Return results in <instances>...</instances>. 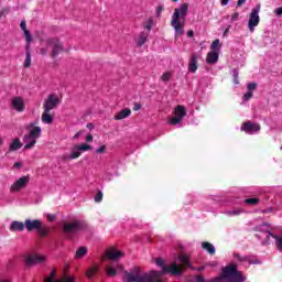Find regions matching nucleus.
Instances as JSON below:
<instances>
[{"instance_id":"obj_1","label":"nucleus","mask_w":282,"mask_h":282,"mask_svg":"<svg viewBox=\"0 0 282 282\" xmlns=\"http://www.w3.org/2000/svg\"><path fill=\"white\" fill-rule=\"evenodd\" d=\"M50 50H52L51 57L53 58H56L59 54H63V52H67V50L63 47L61 40H58L57 37L41 40L39 54H41V56H47L50 54Z\"/></svg>"},{"instance_id":"obj_2","label":"nucleus","mask_w":282,"mask_h":282,"mask_svg":"<svg viewBox=\"0 0 282 282\" xmlns=\"http://www.w3.org/2000/svg\"><path fill=\"white\" fill-rule=\"evenodd\" d=\"M123 281L126 282H162L158 271H150L142 273L140 268H134L129 272H124Z\"/></svg>"},{"instance_id":"obj_3","label":"nucleus","mask_w":282,"mask_h":282,"mask_svg":"<svg viewBox=\"0 0 282 282\" xmlns=\"http://www.w3.org/2000/svg\"><path fill=\"white\" fill-rule=\"evenodd\" d=\"M186 17H188V3H183L178 8L174 9V13L172 14L171 19V25L175 31V36H182V34H184Z\"/></svg>"},{"instance_id":"obj_4","label":"nucleus","mask_w":282,"mask_h":282,"mask_svg":"<svg viewBox=\"0 0 282 282\" xmlns=\"http://www.w3.org/2000/svg\"><path fill=\"white\" fill-rule=\"evenodd\" d=\"M246 281V275L241 273V271L237 270L236 263H230L226 265L220 276L216 280V282H243Z\"/></svg>"},{"instance_id":"obj_5","label":"nucleus","mask_w":282,"mask_h":282,"mask_svg":"<svg viewBox=\"0 0 282 282\" xmlns=\"http://www.w3.org/2000/svg\"><path fill=\"white\" fill-rule=\"evenodd\" d=\"M29 133L23 137L24 150L30 151V149H34L36 147V141L41 138V133L43 129L41 127L30 123L28 126Z\"/></svg>"},{"instance_id":"obj_6","label":"nucleus","mask_w":282,"mask_h":282,"mask_svg":"<svg viewBox=\"0 0 282 282\" xmlns=\"http://www.w3.org/2000/svg\"><path fill=\"white\" fill-rule=\"evenodd\" d=\"M155 263L159 268H162V272H159L160 281H162V274H169V272L170 274H182V265L177 264V262H173L171 265L166 267L164 265V260L158 258Z\"/></svg>"},{"instance_id":"obj_7","label":"nucleus","mask_w":282,"mask_h":282,"mask_svg":"<svg viewBox=\"0 0 282 282\" xmlns=\"http://www.w3.org/2000/svg\"><path fill=\"white\" fill-rule=\"evenodd\" d=\"M220 53L221 43L219 39H216L210 45V52L207 53L206 63H208V65H215L219 61Z\"/></svg>"},{"instance_id":"obj_8","label":"nucleus","mask_w":282,"mask_h":282,"mask_svg":"<svg viewBox=\"0 0 282 282\" xmlns=\"http://www.w3.org/2000/svg\"><path fill=\"white\" fill-rule=\"evenodd\" d=\"M259 12H261V3H258L249 13L248 30L251 32V34L254 32V30H257L259 23H261Z\"/></svg>"},{"instance_id":"obj_9","label":"nucleus","mask_w":282,"mask_h":282,"mask_svg":"<svg viewBox=\"0 0 282 282\" xmlns=\"http://www.w3.org/2000/svg\"><path fill=\"white\" fill-rule=\"evenodd\" d=\"M91 151V145L87 143L76 144L72 148L69 154L64 155V160H78L80 155H83V152Z\"/></svg>"},{"instance_id":"obj_10","label":"nucleus","mask_w":282,"mask_h":282,"mask_svg":"<svg viewBox=\"0 0 282 282\" xmlns=\"http://www.w3.org/2000/svg\"><path fill=\"white\" fill-rule=\"evenodd\" d=\"M28 184H30V175L21 176L10 185L9 191L10 193H21L28 188Z\"/></svg>"},{"instance_id":"obj_11","label":"nucleus","mask_w":282,"mask_h":282,"mask_svg":"<svg viewBox=\"0 0 282 282\" xmlns=\"http://www.w3.org/2000/svg\"><path fill=\"white\" fill-rule=\"evenodd\" d=\"M256 230L257 232H261V235H257V237H259V239H262V243L264 246L270 245V238L273 239L274 235H272L269 225H260L256 228Z\"/></svg>"},{"instance_id":"obj_12","label":"nucleus","mask_w":282,"mask_h":282,"mask_svg":"<svg viewBox=\"0 0 282 282\" xmlns=\"http://www.w3.org/2000/svg\"><path fill=\"white\" fill-rule=\"evenodd\" d=\"M47 257L39 253H29L24 256V263L26 268H32V265H37L39 263H45Z\"/></svg>"},{"instance_id":"obj_13","label":"nucleus","mask_w":282,"mask_h":282,"mask_svg":"<svg viewBox=\"0 0 282 282\" xmlns=\"http://www.w3.org/2000/svg\"><path fill=\"white\" fill-rule=\"evenodd\" d=\"M186 116V108L182 105H178L174 109V117L170 118L169 124H180Z\"/></svg>"},{"instance_id":"obj_14","label":"nucleus","mask_w":282,"mask_h":282,"mask_svg":"<svg viewBox=\"0 0 282 282\" xmlns=\"http://www.w3.org/2000/svg\"><path fill=\"white\" fill-rule=\"evenodd\" d=\"M58 105H61V99L56 95H50L43 104V109L52 111V109H56Z\"/></svg>"},{"instance_id":"obj_15","label":"nucleus","mask_w":282,"mask_h":282,"mask_svg":"<svg viewBox=\"0 0 282 282\" xmlns=\"http://www.w3.org/2000/svg\"><path fill=\"white\" fill-rule=\"evenodd\" d=\"M240 129L241 131H245V133H248L249 135H254V133H259V131H261V126L259 123L247 121L242 123Z\"/></svg>"},{"instance_id":"obj_16","label":"nucleus","mask_w":282,"mask_h":282,"mask_svg":"<svg viewBox=\"0 0 282 282\" xmlns=\"http://www.w3.org/2000/svg\"><path fill=\"white\" fill-rule=\"evenodd\" d=\"M122 257H123L122 251L118 250L115 247H110L106 251L105 257L102 258V261H105V258L110 259V261H119V259H122Z\"/></svg>"},{"instance_id":"obj_17","label":"nucleus","mask_w":282,"mask_h":282,"mask_svg":"<svg viewBox=\"0 0 282 282\" xmlns=\"http://www.w3.org/2000/svg\"><path fill=\"white\" fill-rule=\"evenodd\" d=\"M44 282H74V278L65 275L62 279H58V276H56V271L53 270L47 276H45Z\"/></svg>"},{"instance_id":"obj_18","label":"nucleus","mask_w":282,"mask_h":282,"mask_svg":"<svg viewBox=\"0 0 282 282\" xmlns=\"http://www.w3.org/2000/svg\"><path fill=\"white\" fill-rule=\"evenodd\" d=\"M11 107L14 111H18V113H23V111H25V100H23L22 97H13L11 99Z\"/></svg>"},{"instance_id":"obj_19","label":"nucleus","mask_w":282,"mask_h":282,"mask_svg":"<svg viewBox=\"0 0 282 282\" xmlns=\"http://www.w3.org/2000/svg\"><path fill=\"white\" fill-rule=\"evenodd\" d=\"M118 271H124V267H122V264L120 263H111L106 267V274H108V276H116L118 274Z\"/></svg>"},{"instance_id":"obj_20","label":"nucleus","mask_w":282,"mask_h":282,"mask_svg":"<svg viewBox=\"0 0 282 282\" xmlns=\"http://www.w3.org/2000/svg\"><path fill=\"white\" fill-rule=\"evenodd\" d=\"M41 224H43V221L39 220V219H25L24 220V226L26 228V230L29 232H32V230H37V228L41 226Z\"/></svg>"},{"instance_id":"obj_21","label":"nucleus","mask_w":282,"mask_h":282,"mask_svg":"<svg viewBox=\"0 0 282 282\" xmlns=\"http://www.w3.org/2000/svg\"><path fill=\"white\" fill-rule=\"evenodd\" d=\"M80 221L75 220L73 223H66L64 224V232L73 234L78 232L80 230Z\"/></svg>"},{"instance_id":"obj_22","label":"nucleus","mask_w":282,"mask_h":282,"mask_svg":"<svg viewBox=\"0 0 282 282\" xmlns=\"http://www.w3.org/2000/svg\"><path fill=\"white\" fill-rule=\"evenodd\" d=\"M20 28L21 30L24 32V39L28 43V48L30 47V44L32 43V34L30 33V31L28 30V24L25 23V21H22L20 23Z\"/></svg>"},{"instance_id":"obj_23","label":"nucleus","mask_w":282,"mask_h":282,"mask_svg":"<svg viewBox=\"0 0 282 282\" xmlns=\"http://www.w3.org/2000/svg\"><path fill=\"white\" fill-rule=\"evenodd\" d=\"M149 40V32H141L140 34L137 35L135 37V45L138 47H142V45H144V43H147V41Z\"/></svg>"},{"instance_id":"obj_24","label":"nucleus","mask_w":282,"mask_h":282,"mask_svg":"<svg viewBox=\"0 0 282 282\" xmlns=\"http://www.w3.org/2000/svg\"><path fill=\"white\" fill-rule=\"evenodd\" d=\"M23 147V143H21V139L15 138L12 140V142L9 144V153H14L19 151Z\"/></svg>"},{"instance_id":"obj_25","label":"nucleus","mask_w":282,"mask_h":282,"mask_svg":"<svg viewBox=\"0 0 282 282\" xmlns=\"http://www.w3.org/2000/svg\"><path fill=\"white\" fill-rule=\"evenodd\" d=\"M10 229L12 232H23L25 230V223L14 220L11 223Z\"/></svg>"},{"instance_id":"obj_26","label":"nucleus","mask_w":282,"mask_h":282,"mask_svg":"<svg viewBox=\"0 0 282 282\" xmlns=\"http://www.w3.org/2000/svg\"><path fill=\"white\" fill-rule=\"evenodd\" d=\"M41 120L44 124H52V122H54V117L50 113V110L44 109Z\"/></svg>"},{"instance_id":"obj_27","label":"nucleus","mask_w":282,"mask_h":282,"mask_svg":"<svg viewBox=\"0 0 282 282\" xmlns=\"http://www.w3.org/2000/svg\"><path fill=\"white\" fill-rule=\"evenodd\" d=\"M197 56L196 55H192V57L189 58V63H188V72H191L192 74H195V72H197Z\"/></svg>"},{"instance_id":"obj_28","label":"nucleus","mask_w":282,"mask_h":282,"mask_svg":"<svg viewBox=\"0 0 282 282\" xmlns=\"http://www.w3.org/2000/svg\"><path fill=\"white\" fill-rule=\"evenodd\" d=\"M200 246H202L203 250H206V252H208V254H215V252H217V249H215V245H213L208 241L202 242Z\"/></svg>"},{"instance_id":"obj_29","label":"nucleus","mask_w":282,"mask_h":282,"mask_svg":"<svg viewBox=\"0 0 282 282\" xmlns=\"http://www.w3.org/2000/svg\"><path fill=\"white\" fill-rule=\"evenodd\" d=\"M129 116H131V109L126 108L115 116V120H124V118H129Z\"/></svg>"},{"instance_id":"obj_30","label":"nucleus","mask_w":282,"mask_h":282,"mask_svg":"<svg viewBox=\"0 0 282 282\" xmlns=\"http://www.w3.org/2000/svg\"><path fill=\"white\" fill-rule=\"evenodd\" d=\"M191 257H188V254L186 253H182L178 256V261H181V263H183V265H185V268H193L191 262H189Z\"/></svg>"},{"instance_id":"obj_31","label":"nucleus","mask_w":282,"mask_h":282,"mask_svg":"<svg viewBox=\"0 0 282 282\" xmlns=\"http://www.w3.org/2000/svg\"><path fill=\"white\" fill-rule=\"evenodd\" d=\"M153 25H155V21L153 20V18H148L144 22H143V28L144 30H147V32H151V30L153 29Z\"/></svg>"},{"instance_id":"obj_32","label":"nucleus","mask_w":282,"mask_h":282,"mask_svg":"<svg viewBox=\"0 0 282 282\" xmlns=\"http://www.w3.org/2000/svg\"><path fill=\"white\" fill-rule=\"evenodd\" d=\"M88 251L87 247H79L75 252V259H83Z\"/></svg>"},{"instance_id":"obj_33","label":"nucleus","mask_w":282,"mask_h":282,"mask_svg":"<svg viewBox=\"0 0 282 282\" xmlns=\"http://www.w3.org/2000/svg\"><path fill=\"white\" fill-rule=\"evenodd\" d=\"M235 259H236V261H241L242 263H246V261L248 262V263H257V262H254V261H251L250 260V257H248V256H241V254H239V253H235Z\"/></svg>"},{"instance_id":"obj_34","label":"nucleus","mask_w":282,"mask_h":282,"mask_svg":"<svg viewBox=\"0 0 282 282\" xmlns=\"http://www.w3.org/2000/svg\"><path fill=\"white\" fill-rule=\"evenodd\" d=\"M99 270V267L98 265H94V267H90L87 271H86V276L88 279H94L96 272H98Z\"/></svg>"},{"instance_id":"obj_35","label":"nucleus","mask_w":282,"mask_h":282,"mask_svg":"<svg viewBox=\"0 0 282 282\" xmlns=\"http://www.w3.org/2000/svg\"><path fill=\"white\" fill-rule=\"evenodd\" d=\"M241 213H243V209L235 208V209H231V210H227L225 214H227L228 217H239V215H241Z\"/></svg>"},{"instance_id":"obj_36","label":"nucleus","mask_w":282,"mask_h":282,"mask_svg":"<svg viewBox=\"0 0 282 282\" xmlns=\"http://www.w3.org/2000/svg\"><path fill=\"white\" fill-rule=\"evenodd\" d=\"M30 65H32V55L30 54V46L28 47V43H26V57L24 59V67H30Z\"/></svg>"},{"instance_id":"obj_37","label":"nucleus","mask_w":282,"mask_h":282,"mask_svg":"<svg viewBox=\"0 0 282 282\" xmlns=\"http://www.w3.org/2000/svg\"><path fill=\"white\" fill-rule=\"evenodd\" d=\"M36 232H39L40 237H47V232H50V230L47 229V227L43 226L42 223L37 228Z\"/></svg>"},{"instance_id":"obj_38","label":"nucleus","mask_w":282,"mask_h":282,"mask_svg":"<svg viewBox=\"0 0 282 282\" xmlns=\"http://www.w3.org/2000/svg\"><path fill=\"white\" fill-rule=\"evenodd\" d=\"M217 265H218V262L215 261V260H212L209 262H206L204 264V267L199 268L198 270H204V268H212L213 269V268H217Z\"/></svg>"},{"instance_id":"obj_39","label":"nucleus","mask_w":282,"mask_h":282,"mask_svg":"<svg viewBox=\"0 0 282 282\" xmlns=\"http://www.w3.org/2000/svg\"><path fill=\"white\" fill-rule=\"evenodd\" d=\"M245 203H247L249 206H257V204H259V198H247Z\"/></svg>"},{"instance_id":"obj_40","label":"nucleus","mask_w":282,"mask_h":282,"mask_svg":"<svg viewBox=\"0 0 282 282\" xmlns=\"http://www.w3.org/2000/svg\"><path fill=\"white\" fill-rule=\"evenodd\" d=\"M95 153H97V155H102L104 153H107V145H101L97 148Z\"/></svg>"},{"instance_id":"obj_41","label":"nucleus","mask_w":282,"mask_h":282,"mask_svg":"<svg viewBox=\"0 0 282 282\" xmlns=\"http://www.w3.org/2000/svg\"><path fill=\"white\" fill-rule=\"evenodd\" d=\"M171 72H166V73H164L162 76H161V80L163 82V83H169V80H171Z\"/></svg>"},{"instance_id":"obj_42","label":"nucleus","mask_w":282,"mask_h":282,"mask_svg":"<svg viewBox=\"0 0 282 282\" xmlns=\"http://www.w3.org/2000/svg\"><path fill=\"white\" fill-rule=\"evenodd\" d=\"M251 98H254V94H253L252 91L248 90V91L245 94V96H243V100H245L246 102H248V100H251Z\"/></svg>"},{"instance_id":"obj_43","label":"nucleus","mask_w":282,"mask_h":282,"mask_svg":"<svg viewBox=\"0 0 282 282\" xmlns=\"http://www.w3.org/2000/svg\"><path fill=\"white\" fill-rule=\"evenodd\" d=\"M247 89H248V91H256L257 90V83H254V82H251V83H249L248 84V86H247Z\"/></svg>"},{"instance_id":"obj_44","label":"nucleus","mask_w":282,"mask_h":282,"mask_svg":"<svg viewBox=\"0 0 282 282\" xmlns=\"http://www.w3.org/2000/svg\"><path fill=\"white\" fill-rule=\"evenodd\" d=\"M234 84L239 85V72L234 70Z\"/></svg>"},{"instance_id":"obj_45","label":"nucleus","mask_w":282,"mask_h":282,"mask_svg":"<svg viewBox=\"0 0 282 282\" xmlns=\"http://www.w3.org/2000/svg\"><path fill=\"white\" fill-rule=\"evenodd\" d=\"M95 202L97 204H99V202H102V192H98L96 195H95Z\"/></svg>"},{"instance_id":"obj_46","label":"nucleus","mask_w":282,"mask_h":282,"mask_svg":"<svg viewBox=\"0 0 282 282\" xmlns=\"http://www.w3.org/2000/svg\"><path fill=\"white\" fill-rule=\"evenodd\" d=\"M47 221H54L56 219V215L54 214H46Z\"/></svg>"},{"instance_id":"obj_47","label":"nucleus","mask_w":282,"mask_h":282,"mask_svg":"<svg viewBox=\"0 0 282 282\" xmlns=\"http://www.w3.org/2000/svg\"><path fill=\"white\" fill-rule=\"evenodd\" d=\"M85 141H86L87 143L94 142V135H91V133L87 134Z\"/></svg>"},{"instance_id":"obj_48","label":"nucleus","mask_w":282,"mask_h":282,"mask_svg":"<svg viewBox=\"0 0 282 282\" xmlns=\"http://www.w3.org/2000/svg\"><path fill=\"white\" fill-rule=\"evenodd\" d=\"M231 21H232V22L239 21V12L232 13V15H231Z\"/></svg>"},{"instance_id":"obj_49","label":"nucleus","mask_w":282,"mask_h":282,"mask_svg":"<svg viewBox=\"0 0 282 282\" xmlns=\"http://www.w3.org/2000/svg\"><path fill=\"white\" fill-rule=\"evenodd\" d=\"M164 10V8L162 7H158L156 8V17H162V11Z\"/></svg>"},{"instance_id":"obj_50","label":"nucleus","mask_w":282,"mask_h":282,"mask_svg":"<svg viewBox=\"0 0 282 282\" xmlns=\"http://www.w3.org/2000/svg\"><path fill=\"white\" fill-rule=\"evenodd\" d=\"M140 109H142V105H140L139 102L134 104L133 110L134 111H140Z\"/></svg>"},{"instance_id":"obj_51","label":"nucleus","mask_w":282,"mask_h":282,"mask_svg":"<svg viewBox=\"0 0 282 282\" xmlns=\"http://www.w3.org/2000/svg\"><path fill=\"white\" fill-rule=\"evenodd\" d=\"M274 12L278 17H281L282 15V7H279L278 9H275Z\"/></svg>"},{"instance_id":"obj_52","label":"nucleus","mask_w":282,"mask_h":282,"mask_svg":"<svg viewBox=\"0 0 282 282\" xmlns=\"http://www.w3.org/2000/svg\"><path fill=\"white\" fill-rule=\"evenodd\" d=\"M80 135H83V131H78V132L73 137V139H74V140H78V138H80Z\"/></svg>"},{"instance_id":"obj_53","label":"nucleus","mask_w":282,"mask_h":282,"mask_svg":"<svg viewBox=\"0 0 282 282\" xmlns=\"http://www.w3.org/2000/svg\"><path fill=\"white\" fill-rule=\"evenodd\" d=\"M21 166H22L21 162H15L13 164V169H21Z\"/></svg>"},{"instance_id":"obj_54","label":"nucleus","mask_w":282,"mask_h":282,"mask_svg":"<svg viewBox=\"0 0 282 282\" xmlns=\"http://www.w3.org/2000/svg\"><path fill=\"white\" fill-rule=\"evenodd\" d=\"M243 3H246V0H238V2H237L238 8H241V6H243Z\"/></svg>"},{"instance_id":"obj_55","label":"nucleus","mask_w":282,"mask_h":282,"mask_svg":"<svg viewBox=\"0 0 282 282\" xmlns=\"http://www.w3.org/2000/svg\"><path fill=\"white\" fill-rule=\"evenodd\" d=\"M228 32H230V25H228L227 29L224 31L223 36H227Z\"/></svg>"},{"instance_id":"obj_56","label":"nucleus","mask_w":282,"mask_h":282,"mask_svg":"<svg viewBox=\"0 0 282 282\" xmlns=\"http://www.w3.org/2000/svg\"><path fill=\"white\" fill-rule=\"evenodd\" d=\"M229 0H221V6H228Z\"/></svg>"},{"instance_id":"obj_57","label":"nucleus","mask_w":282,"mask_h":282,"mask_svg":"<svg viewBox=\"0 0 282 282\" xmlns=\"http://www.w3.org/2000/svg\"><path fill=\"white\" fill-rule=\"evenodd\" d=\"M87 128H88V129H94V126H93L91 123H88V124H87Z\"/></svg>"},{"instance_id":"obj_58","label":"nucleus","mask_w":282,"mask_h":282,"mask_svg":"<svg viewBox=\"0 0 282 282\" xmlns=\"http://www.w3.org/2000/svg\"><path fill=\"white\" fill-rule=\"evenodd\" d=\"M187 36H193V31H188Z\"/></svg>"},{"instance_id":"obj_59","label":"nucleus","mask_w":282,"mask_h":282,"mask_svg":"<svg viewBox=\"0 0 282 282\" xmlns=\"http://www.w3.org/2000/svg\"><path fill=\"white\" fill-rule=\"evenodd\" d=\"M172 1L177 2L178 0H172Z\"/></svg>"}]
</instances>
